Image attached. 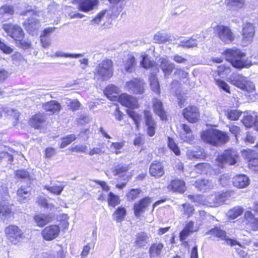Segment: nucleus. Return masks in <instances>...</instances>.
Returning <instances> with one entry per match:
<instances>
[{"label": "nucleus", "instance_id": "1", "mask_svg": "<svg viewBox=\"0 0 258 258\" xmlns=\"http://www.w3.org/2000/svg\"><path fill=\"white\" fill-rule=\"evenodd\" d=\"M230 193L228 191L217 192L210 195L206 198L203 196L188 195V198L197 205H206L211 207H217L225 203L230 198Z\"/></svg>", "mask_w": 258, "mask_h": 258}, {"label": "nucleus", "instance_id": "2", "mask_svg": "<svg viewBox=\"0 0 258 258\" xmlns=\"http://www.w3.org/2000/svg\"><path fill=\"white\" fill-rule=\"evenodd\" d=\"M224 54L226 59L235 68L239 69L243 68H248L252 64L251 61L249 59H242L245 54L238 49L235 48L227 49L225 50Z\"/></svg>", "mask_w": 258, "mask_h": 258}, {"label": "nucleus", "instance_id": "3", "mask_svg": "<svg viewBox=\"0 0 258 258\" xmlns=\"http://www.w3.org/2000/svg\"><path fill=\"white\" fill-rule=\"evenodd\" d=\"M201 138L205 142L213 146L224 144L229 140V137L226 133L216 129L204 131L201 134Z\"/></svg>", "mask_w": 258, "mask_h": 258}, {"label": "nucleus", "instance_id": "4", "mask_svg": "<svg viewBox=\"0 0 258 258\" xmlns=\"http://www.w3.org/2000/svg\"><path fill=\"white\" fill-rule=\"evenodd\" d=\"M113 62L109 59L103 60L96 66L94 74L102 80L110 79L113 75Z\"/></svg>", "mask_w": 258, "mask_h": 258}, {"label": "nucleus", "instance_id": "5", "mask_svg": "<svg viewBox=\"0 0 258 258\" xmlns=\"http://www.w3.org/2000/svg\"><path fill=\"white\" fill-rule=\"evenodd\" d=\"M229 81L241 89L250 92L255 89L254 84L242 75L234 73L229 78Z\"/></svg>", "mask_w": 258, "mask_h": 258}, {"label": "nucleus", "instance_id": "6", "mask_svg": "<svg viewBox=\"0 0 258 258\" xmlns=\"http://www.w3.org/2000/svg\"><path fill=\"white\" fill-rule=\"evenodd\" d=\"M5 235L12 244H17L25 237L23 231L17 225L11 224L5 228Z\"/></svg>", "mask_w": 258, "mask_h": 258}, {"label": "nucleus", "instance_id": "7", "mask_svg": "<svg viewBox=\"0 0 258 258\" xmlns=\"http://www.w3.org/2000/svg\"><path fill=\"white\" fill-rule=\"evenodd\" d=\"M237 156V152L235 150H225L222 154L218 156L217 159L218 165L223 168L225 164L234 165L236 162Z\"/></svg>", "mask_w": 258, "mask_h": 258}, {"label": "nucleus", "instance_id": "8", "mask_svg": "<svg viewBox=\"0 0 258 258\" xmlns=\"http://www.w3.org/2000/svg\"><path fill=\"white\" fill-rule=\"evenodd\" d=\"M215 31L220 40L225 44L231 43L235 39L234 34L228 27L219 25L215 28Z\"/></svg>", "mask_w": 258, "mask_h": 258}, {"label": "nucleus", "instance_id": "9", "mask_svg": "<svg viewBox=\"0 0 258 258\" xmlns=\"http://www.w3.org/2000/svg\"><path fill=\"white\" fill-rule=\"evenodd\" d=\"M145 82L143 79L135 78L125 84L126 90L135 94H142L145 90Z\"/></svg>", "mask_w": 258, "mask_h": 258}, {"label": "nucleus", "instance_id": "10", "mask_svg": "<svg viewBox=\"0 0 258 258\" xmlns=\"http://www.w3.org/2000/svg\"><path fill=\"white\" fill-rule=\"evenodd\" d=\"M3 28L7 34L15 41H17L23 39L24 33L19 26L12 24H5Z\"/></svg>", "mask_w": 258, "mask_h": 258}, {"label": "nucleus", "instance_id": "11", "mask_svg": "<svg viewBox=\"0 0 258 258\" xmlns=\"http://www.w3.org/2000/svg\"><path fill=\"white\" fill-rule=\"evenodd\" d=\"M254 33L255 29L253 24L250 23L244 24L242 33V42L243 45L246 46L252 42Z\"/></svg>", "mask_w": 258, "mask_h": 258}, {"label": "nucleus", "instance_id": "12", "mask_svg": "<svg viewBox=\"0 0 258 258\" xmlns=\"http://www.w3.org/2000/svg\"><path fill=\"white\" fill-rule=\"evenodd\" d=\"M206 235H213L222 240H225L226 243L231 246L235 245H240V244L238 241L227 238L225 231L222 230L219 227H216L211 229L206 233Z\"/></svg>", "mask_w": 258, "mask_h": 258}, {"label": "nucleus", "instance_id": "13", "mask_svg": "<svg viewBox=\"0 0 258 258\" xmlns=\"http://www.w3.org/2000/svg\"><path fill=\"white\" fill-rule=\"evenodd\" d=\"M152 203V199L149 197L142 198L136 202L134 205V214L136 217H139L144 213Z\"/></svg>", "mask_w": 258, "mask_h": 258}, {"label": "nucleus", "instance_id": "14", "mask_svg": "<svg viewBox=\"0 0 258 258\" xmlns=\"http://www.w3.org/2000/svg\"><path fill=\"white\" fill-rule=\"evenodd\" d=\"M151 239V236L149 233L139 232L135 235L134 246L137 248H144L150 243Z\"/></svg>", "mask_w": 258, "mask_h": 258}, {"label": "nucleus", "instance_id": "15", "mask_svg": "<svg viewBox=\"0 0 258 258\" xmlns=\"http://www.w3.org/2000/svg\"><path fill=\"white\" fill-rule=\"evenodd\" d=\"M60 229L58 225H52L46 227L41 232L44 239L47 241L56 238L59 235Z\"/></svg>", "mask_w": 258, "mask_h": 258}, {"label": "nucleus", "instance_id": "16", "mask_svg": "<svg viewBox=\"0 0 258 258\" xmlns=\"http://www.w3.org/2000/svg\"><path fill=\"white\" fill-rule=\"evenodd\" d=\"M184 117L189 122L194 123L197 122L200 117V113L198 108L194 106H188L183 110Z\"/></svg>", "mask_w": 258, "mask_h": 258}, {"label": "nucleus", "instance_id": "17", "mask_svg": "<svg viewBox=\"0 0 258 258\" xmlns=\"http://www.w3.org/2000/svg\"><path fill=\"white\" fill-rule=\"evenodd\" d=\"M118 101L123 106L128 108H135L138 106L137 99L127 94H122L118 97Z\"/></svg>", "mask_w": 258, "mask_h": 258}, {"label": "nucleus", "instance_id": "18", "mask_svg": "<svg viewBox=\"0 0 258 258\" xmlns=\"http://www.w3.org/2000/svg\"><path fill=\"white\" fill-rule=\"evenodd\" d=\"M243 221L247 228L253 231L258 230V218L255 217L250 211H245Z\"/></svg>", "mask_w": 258, "mask_h": 258}, {"label": "nucleus", "instance_id": "19", "mask_svg": "<svg viewBox=\"0 0 258 258\" xmlns=\"http://www.w3.org/2000/svg\"><path fill=\"white\" fill-rule=\"evenodd\" d=\"M144 118L146 125L147 126V134L149 136L153 137L155 133L156 122L149 111H144Z\"/></svg>", "mask_w": 258, "mask_h": 258}, {"label": "nucleus", "instance_id": "20", "mask_svg": "<svg viewBox=\"0 0 258 258\" xmlns=\"http://www.w3.org/2000/svg\"><path fill=\"white\" fill-rule=\"evenodd\" d=\"M23 26L28 33L33 35L36 33L40 26V23L38 20L32 17L28 19L23 23Z\"/></svg>", "mask_w": 258, "mask_h": 258}, {"label": "nucleus", "instance_id": "21", "mask_svg": "<svg viewBox=\"0 0 258 258\" xmlns=\"http://www.w3.org/2000/svg\"><path fill=\"white\" fill-rule=\"evenodd\" d=\"M158 62L159 67L162 70L165 77H168L172 72L174 68V64L170 62L166 57H161Z\"/></svg>", "mask_w": 258, "mask_h": 258}, {"label": "nucleus", "instance_id": "22", "mask_svg": "<svg viewBox=\"0 0 258 258\" xmlns=\"http://www.w3.org/2000/svg\"><path fill=\"white\" fill-rule=\"evenodd\" d=\"M150 175L156 178L162 176L164 174V169L162 163L158 161H154L149 168Z\"/></svg>", "mask_w": 258, "mask_h": 258}, {"label": "nucleus", "instance_id": "23", "mask_svg": "<svg viewBox=\"0 0 258 258\" xmlns=\"http://www.w3.org/2000/svg\"><path fill=\"white\" fill-rule=\"evenodd\" d=\"M12 205L7 201L0 202V217L3 220L9 219L12 213Z\"/></svg>", "mask_w": 258, "mask_h": 258}, {"label": "nucleus", "instance_id": "24", "mask_svg": "<svg viewBox=\"0 0 258 258\" xmlns=\"http://www.w3.org/2000/svg\"><path fill=\"white\" fill-rule=\"evenodd\" d=\"M232 182L235 187L242 188L248 185L249 184V179L245 175L239 174L235 176L233 178Z\"/></svg>", "mask_w": 258, "mask_h": 258}, {"label": "nucleus", "instance_id": "25", "mask_svg": "<svg viewBox=\"0 0 258 258\" xmlns=\"http://www.w3.org/2000/svg\"><path fill=\"white\" fill-rule=\"evenodd\" d=\"M14 14L13 6L4 5L0 8V22L7 21L12 18Z\"/></svg>", "mask_w": 258, "mask_h": 258}, {"label": "nucleus", "instance_id": "26", "mask_svg": "<svg viewBox=\"0 0 258 258\" xmlns=\"http://www.w3.org/2000/svg\"><path fill=\"white\" fill-rule=\"evenodd\" d=\"M167 188L171 191L182 193L185 190L186 187L183 180L177 179L172 180Z\"/></svg>", "mask_w": 258, "mask_h": 258}, {"label": "nucleus", "instance_id": "27", "mask_svg": "<svg viewBox=\"0 0 258 258\" xmlns=\"http://www.w3.org/2000/svg\"><path fill=\"white\" fill-rule=\"evenodd\" d=\"M97 2V0H79L78 9L84 12H88L93 9Z\"/></svg>", "mask_w": 258, "mask_h": 258}, {"label": "nucleus", "instance_id": "28", "mask_svg": "<svg viewBox=\"0 0 258 258\" xmlns=\"http://www.w3.org/2000/svg\"><path fill=\"white\" fill-rule=\"evenodd\" d=\"M154 111L162 120L167 119L166 112L163 107L162 102L158 99H155L153 102Z\"/></svg>", "mask_w": 258, "mask_h": 258}, {"label": "nucleus", "instance_id": "29", "mask_svg": "<svg viewBox=\"0 0 258 258\" xmlns=\"http://www.w3.org/2000/svg\"><path fill=\"white\" fill-rule=\"evenodd\" d=\"M30 188L21 186L17 190L18 200L21 203H26L30 199Z\"/></svg>", "mask_w": 258, "mask_h": 258}, {"label": "nucleus", "instance_id": "30", "mask_svg": "<svg viewBox=\"0 0 258 258\" xmlns=\"http://www.w3.org/2000/svg\"><path fill=\"white\" fill-rule=\"evenodd\" d=\"M186 155L189 159H204L206 156L203 149L196 148L195 150H188L186 152Z\"/></svg>", "mask_w": 258, "mask_h": 258}, {"label": "nucleus", "instance_id": "31", "mask_svg": "<svg viewBox=\"0 0 258 258\" xmlns=\"http://www.w3.org/2000/svg\"><path fill=\"white\" fill-rule=\"evenodd\" d=\"M242 122L246 127H250L254 125L255 130L258 131V116L251 115L244 116L242 119Z\"/></svg>", "mask_w": 258, "mask_h": 258}, {"label": "nucleus", "instance_id": "32", "mask_svg": "<svg viewBox=\"0 0 258 258\" xmlns=\"http://www.w3.org/2000/svg\"><path fill=\"white\" fill-rule=\"evenodd\" d=\"M225 4L230 10L238 11L245 4L244 0H225Z\"/></svg>", "mask_w": 258, "mask_h": 258}, {"label": "nucleus", "instance_id": "33", "mask_svg": "<svg viewBox=\"0 0 258 258\" xmlns=\"http://www.w3.org/2000/svg\"><path fill=\"white\" fill-rule=\"evenodd\" d=\"M153 40L155 43L159 44L165 43L172 40L170 35L164 32H158L154 35Z\"/></svg>", "mask_w": 258, "mask_h": 258}, {"label": "nucleus", "instance_id": "34", "mask_svg": "<svg viewBox=\"0 0 258 258\" xmlns=\"http://www.w3.org/2000/svg\"><path fill=\"white\" fill-rule=\"evenodd\" d=\"M163 247V244L160 242L152 244L149 249L150 257L154 258L159 257Z\"/></svg>", "mask_w": 258, "mask_h": 258}, {"label": "nucleus", "instance_id": "35", "mask_svg": "<svg viewBox=\"0 0 258 258\" xmlns=\"http://www.w3.org/2000/svg\"><path fill=\"white\" fill-rule=\"evenodd\" d=\"M195 185L200 190L211 189L214 186L212 181L205 179L197 180L195 182Z\"/></svg>", "mask_w": 258, "mask_h": 258}, {"label": "nucleus", "instance_id": "36", "mask_svg": "<svg viewBox=\"0 0 258 258\" xmlns=\"http://www.w3.org/2000/svg\"><path fill=\"white\" fill-rule=\"evenodd\" d=\"M183 131L180 133V138L183 142L189 143L194 139L191 130L189 126L183 124L182 125Z\"/></svg>", "mask_w": 258, "mask_h": 258}, {"label": "nucleus", "instance_id": "37", "mask_svg": "<svg viewBox=\"0 0 258 258\" xmlns=\"http://www.w3.org/2000/svg\"><path fill=\"white\" fill-rule=\"evenodd\" d=\"M34 219L39 226L42 227L52 221L53 217L50 215L39 214L36 215Z\"/></svg>", "mask_w": 258, "mask_h": 258}, {"label": "nucleus", "instance_id": "38", "mask_svg": "<svg viewBox=\"0 0 258 258\" xmlns=\"http://www.w3.org/2000/svg\"><path fill=\"white\" fill-rule=\"evenodd\" d=\"M43 108L46 111H51L54 113L60 109V104L55 100H51L43 105Z\"/></svg>", "mask_w": 258, "mask_h": 258}, {"label": "nucleus", "instance_id": "39", "mask_svg": "<svg viewBox=\"0 0 258 258\" xmlns=\"http://www.w3.org/2000/svg\"><path fill=\"white\" fill-rule=\"evenodd\" d=\"M118 88L112 85H108L104 91L105 95L109 98L116 99L118 94Z\"/></svg>", "mask_w": 258, "mask_h": 258}, {"label": "nucleus", "instance_id": "40", "mask_svg": "<svg viewBox=\"0 0 258 258\" xmlns=\"http://www.w3.org/2000/svg\"><path fill=\"white\" fill-rule=\"evenodd\" d=\"M194 223L192 221H189L185 225L184 229L180 233V238L181 240H185L190 233L194 231Z\"/></svg>", "mask_w": 258, "mask_h": 258}, {"label": "nucleus", "instance_id": "41", "mask_svg": "<svg viewBox=\"0 0 258 258\" xmlns=\"http://www.w3.org/2000/svg\"><path fill=\"white\" fill-rule=\"evenodd\" d=\"M44 116L42 114H36L30 120V123L35 128H39L44 121Z\"/></svg>", "mask_w": 258, "mask_h": 258}, {"label": "nucleus", "instance_id": "42", "mask_svg": "<svg viewBox=\"0 0 258 258\" xmlns=\"http://www.w3.org/2000/svg\"><path fill=\"white\" fill-rule=\"evenodd\" d=\"M131 168L130 164H120L115 166L112 172L114 175L122 176Z\"/></svg>", "mask_w": 258, "mask_h": 258}, {"label": "nucleus", "instance_id": "43", "mask_svg": "<svg viewBox=\"0 0 258 258\" xmlns=\"http://www.w3.org/2000/svg\"><path fill=\"white\" fill-rule=\"evenodd\" d=\"M125 215V209L123 207H118L112 215L113 219L117 222H120L123 220Z\"/></svg>", "mask_w": 258, "mask_h": 258}, {"label": "nucleus", "instance_id": "44", "mask_svg": "<svg viewBox=\"0 0 258 258\" xmlns=\"http://www.w3.org/2000/svg\"><path fill=\"white\" fill-rule=\"evenodd\" d=\"M135 57L131 55H128L124 64L125 71L128 73L133 72L135 70Z\"/></svg>", "mask_w": 258, "mask_h": 258}, {"label": "nucleus", "instance_id": "45", "mask_svg": "<svg viewBox=\"0 0 258 258\" xmlns=\"http://www.w3.org/2000/svg\"><path fill=\"white\" fill-rule=\"evenodd\" d=\"M243 212V209L242 207H235L228 211L227 216L229 218L234 219L241 215Z\"/></svg>", "mask_w": 258, "mask_h": 258}, {"label": "nucleus", "instance_id": "46", "mask_svg": "<svg viewBox=\"0 0 258 258\" xmlns=\"http://www.w3.org/2000/svg\"><path fill=\"white\" fill-rule=\"evenodd\" d=\"M211 166L207 163H201L195 166L196 172L200 174H207L210 171Z\"/></svg>", "mask_w": 258, "mask_h": 258}, {"label": "nucleus", "instance_id": "47", "mask_svg": "<svg viewBox=\"0 0 258 258\" xmlns=\"http://www.w3.org/2000/svg\"><path fill=\"white\" fill-rule=\"evenodd\" d=\"M180 211L182 214L187 217H190L192 215L195 211L194 206L188 203L183 204L181 205Z\"/></svg>", "mask_w": 258, "mask_h": 258}, {"label": "nucleus", "instance_id": "48", "mask_svg": "<svg viewBox=\"0 0 258 258\" xmlns=\"http://www.w3.org/2000/svg\"><path fill=\"white\" fill-rule=\"evenodd\" d=\"M142 59L141 61V65L145 69H149L154 67L155 62L150 59L149 56L147 54H143Z\"/></svg>", "mask_w": 258, "mask_h": 258}, {"label": "nucleus", "instance_id": "49", "mask_svg": "<svg viewBox=\"0 0 258 258\" xmlns=\"http://www.w3.org/2000/svg\"><path fill=\"white\" fill-rule=\"evenodd\" d=\"M44 188L52 194L59 195L63 190L64 186L57 185H52V186L45 185Z\"/></svg>", "mask_w": 258, "mask_h": 258}, {"label": "nucleus", "instance_id": "50", "mask_svg": "<svg viewBox=\"0 0 258 258\" xmlns=\"http://www.w3.org/2000/svg\"><path fill=\"white\" fill-rule=\"evenodd\" d=\"M198 45L197 41L194 39L192 38L187 41H181L178 45V47H182L190 48L194 47H197Z\"/></svg>", "mask_w": 258, "mask_h": 258}, {"label": "nucleus", "instance_id": "51", "mask_svg": "<svg viewBox=\"0 0 258 258\" xmlns=\"http://www.w3.org/2000/svg\"><path fill=\"white\" fill-rule=\"evenodd\" d=\"M3 111L7 115L12 116L16 120H18L19 117V112L16 109L10 108L6 105L2 107Z\"/></svg>", "mask_w": 258, "mask_h": 258}, {"label": "nucleus", "instance_id": "52", "mask_svg": "<svg viewBox=\"0 0 258 258\" xmlns=\"http://www.w3.org/2000/svg\"><path fill=\"white\" fill-rule=\"evenodd\" d=\"M150 86L152 90L157 94L160 93V86L157 78L152 75L150 78Z\"/></svg>", "mask_w": 258, "mask_h": 258}, {"label": "nucleus", "instance_id": "53", "mask_svg": "<svg viewBox=\"0 0 258 258\" xmlns=\"http://www.w3.org/2000/svg\"><path fill=\"white\" fill-rule=\"evenodd\" d=\"M16 153H18V152L15 151L13 152V155L8 153L7 152H1L0 162L5 161L8 162L9 164H11L13 161V156Z\"/></svg>", "mask_w": 258, "mask_h": 258}, {"label": "nucleus", "instance_id": "54", "mask_svg": "<svg viewBox=\"0 0 258 258\" xmlns=\"http://www.w3.org/2000/svg\"><path fill=\"white\" fill-rule=\"evenodd\" d=\"M108 205L114 207L120 203L119 198L118 196L115 195L113 192H110L108 199Z\"/></svg>", "mask_w": 258, "mask_h": 258}, {"label": "nucleus", "instance_id": "55", "mask_svg": "<svg viewBox=\"0 0 258 258\" xmlns=\"http://www.w3.org/2000/svg\"><path fill=\"white\" fill-rule=\"evenodd\" d=\"M56 57H72V58H79L84 56V54L78 53V54H72L64 53L62 51H56L54 55Z\"/></svg>", "mask_w": 258, "mask_h": 258}, {"label": "nucleus", "instance_id": "56", "mask_svg": "<svg viewBox=\"0 0 258 258\" xmlns=\"http://www.w3.org/2000/svg\"><path fill=\"white\" fill-rule=\"evenodd\" d=\"M66 103L70 107V109L73 111L78 110L81 106V103L77 99H67Z\"/></svg>", "mask_w": 258, "mask_h": 258}, {"label": "nucleus", "instance_id": "57", "mask_svg": "<svg viewBox=\"0 0 258 258\" xmlns=\"http://www.w3.org/2000/svg\"><path fill=\"white\" fill-rule=\"evenodd\" d=\"M15 176L17 178L30 180V175L29 173L26 170L20 169L16 171Z\"/></svg>", "mask_w": 258, "mask_h": 258}, {"label": "nucleus", "instance_id": "58", "mask_svg": "<svg viewBox=\"0 0 258 258\" xmlns=\"http://www.w3.org/2000/svg\"><path fill=\"white\" fill-rule=\"evenodd\" d=\"M77 137L75 135H70L62 139V141L60 144V148H63L68 145L70 144L72 142L75 141Z\"/></svg>", "mask_w": 258, "mask_h": 258}, {"label": "nucleus", "instance_id": "59", "mask_svg": "<svg viewBox=\"0 0 258 258\" xmlns=\"http://www.w3.org/2000/svg\"><path fill=\"white\" fill-rule=\"evenodd\" d=\"M127 113L134 120L137 127H139L140 120H141V116L132 110H127Z\"/></svg>", "mask_w": 258, "mask_h": 258}, {"label": "nucleus", "instance_id": "60", "mask_svg": "<svg viewBox=\"0 0 258 258\" xmlns=\"http://www.w3.org/2000/svg\"><path fill=\"white\" fill-rule=\"evenodd\" d=\"M142 190L140 188L131 189L127 194V198L128 201H133L136 199L141 192Z\"/></svg>", "mask_w": 258, "mask_h": 258}, {"label": "nucleus", "instance_id": "61", "mask_svg": "<svg viewBox=\"0 0 258 258\" xmlns=\"http://www.w3.org/2000/svg\"><path fill=\"white\" fill-rule=\"evenodd\" d=\"M241 115V113L236 110H228L226 113L227 117L231 120H237Z\"/></svg>", "mask_w": 258, "mask_h": 258}, {"label": "nucleus", "instance_id": "62", "mask_svg": "<svg viewBox=\"0 0 258 258\" xmlns=\"http://www.w3.org/2000/svg\"><path fill=\"white\" fill-rule=\"evenodd\" d=\"M168 144L170 150H171L176 155L178 156L180 155V151L177 145L172 139L169 138H168Z\"/></svg>", "mask_w": 258, "mask_h": 258}, {"label": "nucleus", "instance_id": "63", "mask_svg": "<svg viewBox=\"0 0 258 258\" xmlns=\"http://www.w3.org/2000/svg\"><path fill=\"white\" fill-rule=\"evenodd\" d=\"M104 145L103 144H98V147H94L92 149H91L89 154L90 156H93L95 154H101L104 152Z\"/></svg>", "mask_w": 258, "mask_h": 258}, {"label": "nucleus", "instance_id": "64", "mask_svg": "<svg viewBox=\"0 0 258 258\" xmlns=\"http://www.w3.org/2000/svg\"><path fill=\"white\" fill-rule=\"evenodd\" d=\"M90 119L91 118L87 114L83 113L80 114L79 117L77 118V122L79 124L83 125L89 123Z\"/></svg>", "mask_w": 258, "mask_h": 258}]
</instances>
